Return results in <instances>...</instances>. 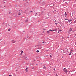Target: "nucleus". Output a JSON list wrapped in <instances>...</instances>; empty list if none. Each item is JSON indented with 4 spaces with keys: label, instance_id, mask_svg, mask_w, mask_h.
<instances>
[{
    "label": "nucleus",
    "instance_id": "nucleus-15",
    "mask_svg": "<svg viewBox=\"0 0 76 76\" xmlns=\"http://www.w3.org/2000/svg\"><path fill=\"white\" fill-rule=\"evenodd\" d=\"M72 54V52H70V53L69 54V55H71Z\"/></svg>",
    "mask_w": 76,
    "mask_h": 76
},
{
    "label": "nucleus",
    "instance_id": "nucleus-60",
    "mask_svg": "<svg viewBox=\"0 0 76 76\" xmlns=\"http://www.w3.org/2000/svg\"><path fill=\"white\" fill-rule=\"evenodd\" d=\"M75 1H76V0H75Z\"/></svg>",
    "mask_w": 76,
    "mask_h": 76
},
{
    "label": "nucleus",
    "instance_id": "nucleus-29",
    "mask_svg": "<svg viewBox=\"0 0 76 76\" xmlns=\"http://www.w3.org/2000/svg\"><path fill=\"white\" fill-rule=\"evenodd\" d=\"M43 30L44 31H45V30H46V29H43Z\"/></svg>",
    "mask_w": 76,
    "mask_h": 76
},
{
    "label": "nucleus",
    "instance_id": "nucleus-49",
    "mask_svg": "<svg viewBox=\"0 0 76 76\" xmlns=\"http://www.w3.org/2000/svg\"><path fill=\"white\" fill-rule=\"evenodd\" d=\"M1 40V39H0V41Z\"/></svg>",
    "mask_w": 76,
    "mask_h": 76
},
{
    "label": "nucleus",
    "instance_id": "nucleus-56",
    "mask_svg": "<svg viewBox=\"0 0 76 76\" xmlns=\"http://www.w3.org/2000/svg\"><path fill=\"white\" fill-rule=\"evenodd\" d=\"M37 46H36L35 47H37Z\"/></svg>",
    "mask_w": 76,
    "mask_h": 76
},
{
    "label": "nucleus",
    "instance_id": "nucleus-27",
    "mask_svg": "<svg viewBox=\"0 0 76 76\" xmlns=\"http://www.w3.org/2000/svg\"><path fill=\"white\" fill-rule=\"evenodd\" d=\"M71 51L73 52V50H71Z\"/></svg>",
    "mask_w": 76,
    "mask_h": 76
},
{
    "label": "nucleus",
    "instance_id": "nucleus-55",
    "mask_svg": "<svg viewBox=\"0 0 76 76\" xmlns=\"http://www.w3.org/2000/svg\"><path fill=\"white\" fill-rule=\"evenodd\" d=\"M43 33H44V31H43Z\"/></svg>",
    "mask_w": 76,
    "mask_h": 76
},
{
    "label": "nucleus",
    "instance_id": "nucleus-57",
    "mask_svg": "<svg viewBox=\"0 0 76 76\" xmlns=\"http://www.w3.org/2000/svg\"><path fill=\"white\" fill-rule=\"evenodd\" d=\"M36 66H38V64H36Z\"/></svg>",
    "mask_w": 76,
    "mask_h": 76
},
{
    "label": "nucleus",
    "instance_id": "nucleus-11",
    "mask_svg": "<svg viewBox=\"0 0 76 76\" xmlns=\"http://www.w3.org/2000/svg\"><path fill=\"white\" fill-rule=\"evenodd\" d=\"M25 71H26V72H28V70H27V69H25Z\"/></svg>",
    "mask_w": 76,
    "mask_h": 76
},
{
    "label": "nucleus",
    "instance_id": "nucleus-62",
    "mask_svg": "<svg viewBox=\"0 0 76 76\" xmlns=\"http://www.w3.org/2000/svg\"><path fill=\"white\" fill-rule=\"evenodd\" d=\"M16 71H18V70H16Z\"/></svg>",
    "mask_w": 76,
    "mask_h": 76
},
{
    "label": "nucleus",
    "instance_id": "nucleus-26",
    "mask_svg": "<svg viewBox=\"0 0 76 76\" xmlns=\"http://www.w3.org/2000/svg\"><path fill=\"white\" fill-rule=\"evenodd\" d=\"M65 20H68L67 19H65Z\"/></svg>",
    "mask_w": 76,
    "mask_h": 76
},
{
    "label": "nucleus",
    "instance_id": "nucleus-7",
    "mask_svg": "<svg viewBox=\"0 0 76 76\" xmlns=\"http://www.w3.org/2000/svg\"><path fill=\"white\" fill-rule=\"evenodd\" d=\"M66 12L65 13V17H66V16H67V14H66Z\"/></svg>",
    "mask_w": 76,
    "mask_h": 76
},
{
    "label": "nucleus",
    "instance_id": "nucleus-44",
    "mask_svg": "<svg viewBox=\"0 0 76 76\" xmlns=\"http://www.w3.org/2000/svg\"><path fill=\"white\" fill-rule=\"evenodd\" d=\"M59 33V31H58V34Z\"/></svg>",
    "mask_w": 76,
    "mask_h": 76
},
{
    "label": "nucleus",
    "instance_id": "nucleus-2",
    "mask_svg": "<svg viewBox=\"0 0 76 76\" xmlns=\"http://www.w3.org/2000/svg\"><path fill=\"white\" fill-rule=\"evenodd\" d=\"M73 28H70V29L69 30V32L70 33L71 32V31L72 32H73Z\"/></svg>",
    "mask_w": 76,
    "mask_h": 76
},
{
    "label": "nucleus",
    "instance_id": "nucleus-43",
    "mask_svg": "<svg viewBox=\"0 0 76 76\" xmlns=\"http://www.w3.org/2000/svg\"><path fill=\"white\" fill-rule=\"evenodd\" d=\"M44 43H45H45H46V42H44Z\"/></svg>",
    "mask_w": 76,
    "mask_h": 76
},
{
    "label": "nucleus",
    "instance_id": "nucleus-52",
    "mask_svg": "<svg viewBox=\"0 0 76 76\" xmlns=\"http://www.w3.org/2000/svg\"><path fill=\"white\" fill-rule=\"evenodd\" d=\"M4 7H6V6H4Z\"/></svg>",
    "mask_w": 76,
    "mask_h": 76
},
{
    "label": "nucleus",
    "instance_id": "nucleus-51",
    "mask_svg": "<svg viewBox=\"0 0 76 76\" xmlns=\"http://www.w3.org/2000/svg\"><path fill=\"white\" fill-rule=\"evenodd\" d=\"M68 53L69 54V52H68Z\"/></svg>",
    "mask_w": 76,
    "mask_h": 76
},
{
    "label": "nucleus",
    "instance_id": "nucleus-38",
    "mask_svg": "<svg viewBox=\"0 0 76 76\" xmlns=\"http://www.w3.org/2000/svg\"><path fill=\"white\" fill-rule=\"evenodd\" d=\"M67 38H69V36L68 37H67Z\"/></svg>",
    "mask_w": 76,
    "mask_h": 76
},
{
    "label": "nucleus",
    "instance_id": "nucleus-53",
    "mask_svg": "<svg viewBox=\"0 0 76 76\" xmlns=\"http://www.w3.org/2000/svg\"><path fill=\"white\" fill-rule=\"evenodd\" d=\"M34 61H35V59H34Z\"/></svg>",
    "mask_w": 76,
    "mask_h": 76
},
{
    "label": "nucleus",
    "instance_id": "nucleus-64",
    "mask_svg": "<svg viewBox=\"0 0 76 76\" xmlns=\"http://www.w3.org/2000/svg\"><path fill=\"white\" fill-rule=\"evenodd\" d=\"M27 19H28V18H27Z\"/></svg>",
    "mask_w": 76,
    "mask_h": 76
},
{
    "label": "nucleus",
    "instance_id": "nucleus-37",
    "mask_svg": "<svg viewBox=\"0 0 76 76\" xmlns=\"http://www.w3.org/2000/svg\"><path fill=\"white\" fill-rule=\"evenodd\" d=\"M72 55H73V53H72Z\"/></svg>",
    "mask_w": 76,
    "mask_h": 76
},
{
    "label": "nucleus",
    "instance_id": "nucleus-21",
    "mask_svg": "<svg viewBox=\"0 0 76 76\" xmlns=\"http://www.w3.org/2000/svg\"><path fill=\"white\" fill-rule=\"evenodd\" d=\"M61 31H62V30H59V32H61Z\"/></svg>",
    "mask_w": 76,
    "mask_h": 76
},
{
    "label": "nucleus",
    "instance_id": "nucleus-22",
    "mask_svg": "<svg viewBox=\"0 0 76 76\" xmlns=\"http://www.w3.org/2000/svg\"><path fill=\"white\" fill-rule=\"evenodd\" d=\"M55 25H57V23H55Z\"/></svg>",
    "mask_w": 76,
    "mask_h": 76
},
{
    "label": "nucleus",
    "instance_id": "nucleus-41",
    "mask_svg": "<svg viewBox=\"0 0 76 76\" xmlns=\"http://www.w3.org/2000/svg\"><path fill=\"white\" fill-rule=\"evenodd\" d=\"M37 46H38V47H39V45H37Z\"/></svg>",
    "mask_w": 76,
    "mask_h": 76
},
{
    "label": "nucleus",
    "instance_id": "nucleus-4",
    "mask_svg": "<svg viewBox=\"0 0 76 76\" xmlns=\"http://www.w3.org/2000/svg\"><path fill=\"white\" fill-rule=\"evenodd\" d=\"M71 21H72V20L70 19L69 20H68V22H69V23H70V22Z\"/></svg>",
    "mask_w": 76,
    "mask_h": 76
},
{
    "label": "nucleus",
    "instance_id": "nucleus-42",
    "mask_svg": "<svg viewBox=\"0 0 76 76\" xmlns=\"http://www.w3.org/2000/svg\"><path fill=\"white\" fill-rule=\"evenodd\" d=\"M19 12H20V10H19Z\"/></svg>",
    "mask_w": 76,
    "mask_h": 76
},
{
    "label": "nucleus",
    "instance_id": "nucleus-31",
    "mask_svg": "<svg viewBox=\"0 0 76 76\" xmlns=\"http://www.w3.org/2000/svg\"><path fill=\"white\" fill-rule=\"evenodd\" d=\"M54 39H51V40H52V41H53V40H54Z\"/></svg>",
    "mask_w": 76,
    "mask_h": 76
},
{
    "label": "nucleus",
    "instance_id": "nucleus-14",
    "mask_svg": "<svg viewBox=\"0 0 76 76\" xmlns=\"http://www.w3.org/2000/svg\"><path fill=\"white\" fill-rule=\"evenodd\" d=\"M49 31H51L52 32L53 31V30H52L50 29L49 30Z\"/></svg>",
    "mask_w": 76,
    "mask_h": 76
},
{
    "label": "nucleus",
    "instance_id": "nucleus-39",
    "mask_svg": "<svg viewBox=\"0 0 76 76\" xmlns=\"http://www.w3.org/2000/svg\"><path fill=\"white\" fill-rule=\"evenodd\" d=\"M42 44H44V42H42Z\"/></svg>",
    "mask_w": 76,
    "mask_h": 76
},
{
    "label": "nucleus",
    "instance_id": "nucleus-9",
    "mask_svg": "<svg viewBox=\"0 0 76 76\" xmlns=\"http://www.w3.org/2000/svg\"><path fill=\"white\" fill-rule=\"evenodd\" d=\"M44 13V11H42V12L41 13H42V14H43V13Z\"/></svg>",
    "mask_w": 76,
    "mask_h": 76
},
{
    "label": "nucleus",
    "instance_id": "nucleus-18",
    "mask_svg": "<svg viewBox=\"0 0 76 76\" xmlns=\"http://www.w3.org/2000/svg\"><path fill=\"white\" fill-rule=\"evenodd\" d=\"M69 51V50L68 49H67L66 50V52H68Z\"/></svg>",
    "mask_w": 76,
    "mask_h": 76
},
{
    "label": "nucleus",
    "instance_id": "nucleus-59",
    "mask_svg": "<svg viewBox=\"0 0 76 76\" xmlns=\"http://www.w3.org/2000/svg\"><path fill=\"white\" fill-rule=\"evenodd\" d=\"M75 19H76V18H75Z\"/></svg>",
    "mask_w": 76,
    "mask_h": 76
},
{
    "label": "nucleus",
    "instance_id": "nucleus-19",
    "mask_svg": "<svg viewBox=\"0 0 76 76\" xmlns=\"http://www.w3.org/2000/svg\"><path fill=\"white\" fill-rule=\"evenodd\" d=\"M21 53H23V51L21 50Z\"/></svg>",
    "mask_w": 76,
    "mask_h": 76
},
{
    "label": "nucleus",
    "instance_id": "nucleus-35",
    "mask_svg": "<svg viewBox=\"0 0 76 76\" xmlns=\"http://www.w3.org/2000/svg\"><path fill=\"white\" fill-rule=\"evenodd\" d=\"M56 76H58V75H57V74H56Z\"/></svg>",
    "mask_w": 76,
    "mask_h": 76
},
{
    "label": "nucleus",
    "instance_id": "nucleus-47",
    "mask_svg": "<svg viewBox=\"0 0 76 76\" xmlns=\"http://www.w3.org/2000/svg\"><path fill=\"white\" fill-rule=\"evenodd\" d=\"M32 12V11H31L30 12L31 13V12Z\"/></svg>",
    "mask_w": 76,
    "mask_h": 76
},
{
    "label": "nucleus",
    "instance_id": "nucleus-58",
    "mask_svg": "<svg viewBox=\"0 0 76 76\" xmlns=\"http://www.w3.org/2000/svg\"><path fill=\"white\" fill-rule=\"evenodd\" d=\"M12 43H15V42H14Z\"/></svg>",
    "mask_w": 76,
    "mask_h": 76
},
{
    "label": "nucleus",
    "instance_id": "nucleus-24",
    "mask_svg": "<svg viewBox=\"0 0 76 76\" xmlns=\"http://www.w3.org/2000/svg\"><path fill=\"white\" fill-rule=\"evenodd\" d=\"M43 68H44L45 69H46V67H44Z\"/></svg>",
    "mask_w": 76,
    "mask_h": 76
},
{
    "label": "nucleus",
    "instance_id": "nucleus-46",
    "mask_svg": "<svg viewBox=\"0 0 76 76\" xmlns=\"http://www.w3.org/2000/svg\"><path fill=\"white\" fill-rule=\"evenodd\" d=\"M66 54H68V53H66Z\"/></svg>",
    "mask_w": 76,
    "mask_h": 76
},
{
    "label": "nucleus",
    "instance_id": "nucleus-28",
    "mask_svg": "<svg viewBox=\"0 0 76 76\" xmlns=\"http://www.w3.org/2000/svg\"><path fill=\"white\" fill-rule=\"evenodd\" d=\"M63 2L64 3V1H64V0H63Z\"/></svg>",
    "mask_w": 76,
    "mask_h": 76
},
{
    "label": "nucleus",
    "instance_id": "nucleus-12",
    "mask_svg": "<svg viewBox=\"0 0 76 76\" xmlns=\"http://www.w3.org/2000/svg\"><path fill=\"white\" fill-rule=\"evenodd\" d=\"M47 33L48 34H49V33H50V30L48 31V32H47Z\"/></svg>",
    "mask_w": 76,
    "mask_h": 76
},
{
    "label": "nucleus",
    "instance_id": "nucleus-8",
    "mask_svg": "<svg viewBox=\"0 0 76 76\" xmlns=\"http://www.w3.org/2000/svg\"><path fill=\"white\" fill-rule=\"evenodd\" d=\"M18 15H21V13H20V12L18 14Z\"/></svg>",
    "mask_w": 76,
    "mask_h": 76
},
{
    "label": "nucleus",
    "instance_id": "nucleus-1",
    "mask_svg": "<svg viewBox=\"0 0 76 76\" xmlns=\"http://www.w3.org/2000/svg\"><path fill=\"white\" fill-rule=\"evenodd\" d=\"M63 71H64V73H67L68 72L67 70L66 69V68L63 69Z\"/></svg>",
    "mask_w": 76,
    "mask_h": 76
},
{
    "label": "nucleus",
    "instance_id": "nucleus-48",
    "mask_svg": "<svg viewBox=\"0 0 76 76\" xmlns=\"http://www.w3.org/2000/svg\"><path fill=\"white\" fill-rule=\"evenodd\" d=\"M69 41H70V39H68Z\"/></svg>",
    "mask_w": 76,
    "mask_h": 76
},
{
    "label": "nucleus",
    "instance_id": "nucleus-61",
    "mask_svg": "<svg viewBox=\"0 0 76 76\" xmlns=\"http://www.w3.org/2000/svg\"><path fill=\"white\" fill-rule=\"evenodd\" d=\"M4 3H5V2H4Z\"/></svg>",
    "mask_w": 76,
    "mask_h": 76
},
{
    "label": "nucleus",
    "instance_id": "nucleus-34",
    "mask_svg": "<svg viewBox=\"0 0 76 76\" xmlns=\"http://www.w3.org/2000/svg\"><path fill=\"white\" fill-rule=\"evenodd\" d=\"M75 36H76V33H75Z\"/></svg>",
    "mask_w": 76,
    "mask_h": 76
},
{
    "label": "nucleus",
    "instance_id": "nucleus-5",
    "mask_svg": "<svg viewBox=\"0 0 76 76\" xmlns=\"http://www.w3.org/2000/svg\"><path fill=\"white\" fill-rule=\"evenodd\" d=\"M57 31V28H56V29H55L54 30H53V31Z\"/></svg>",
    "mask_w": 76,
    "mask_h": 76
},
{
    "label": "nucleus",
    "instance_id": "nucleus-32",
    "mask_svg": "<svg viewBox=\"0 0 76 76\" xmlns=\"http://www.w3.org/2000/svg\"><path fill=\"white\" fill-rule=\"evenodd\" d=\"M10 13H11L10 12L9 13V14H10Z\"/></svg>",
    "mask_w": 76,
    "mask_h": 76
},
{
    "label": "nucleus",
    "instance_id": "nucleus-40",
    "mask_svg": "<svg viewBox=\"0 0 76 76\" xmlns=\"http://www.w3.org/2000/svg\"><path fill=\"white\" fill-rule=\"evenodd\" d=\"M53 70H55V68H54Z\"/></svg>",
    "mask_w": 76,
    "mask_h": 76
},
{
    "label": "nucleus",
    "instance_id": "nucleus-63",
    "mask_svg": "<svg viewBox=\"0 0 76 76\" xmlns=\"http://www.w3.org/2000/svg\"><path fill=\"white\" fill-rule=\"evenodd\" d=\"M21 12L22 11V10H21Z\"/></svg>",
    "mask_w": 76,
    "mask_h": 76
},
{
    "label": "nucleus",
    "instance_id": "nucleus-13",
    "mask_svg": "<svg viewBox=\"0 0 76 76\" xmlns=\"http://www.w3.org/2000/svg\"><path fill=\"white\" fill-rule=\"evenodd\" d=\"M42 48V47H41V48H37V49H39V50H40V49H41V48Z\"/></svg>",
    "mask_w": 76,
    "mask_h": 76
},
{
    "label": "nucleus",
    "instance_id": "nucleus-36",
    "mask_svg": "<svg viewBox=\"0 0 76 76\" xmlns=\"http://www.w3.org/2000/svg\"><path fill=\"white\" fill-rule=\"evenodd\" d=\"M22 53H21L20 55H22Z\"/></svg>",
    "mask_w": 76,
    "mask_h": 76
},
{
    "label": "nucleus",
    "instance_id": "nucleus-23",
    "mask_svg": "<svg viewBox=\"0 0 76 76\" xmlns=\"http://www.w3.org/2000/svg\"><path fill=\"white\" fill-rule=\"evenodd\" d=\"M28 58L26 57V58H25V59H26V60H27V59H26V58Z\"/></svg>",
    "mask_w": 76,
    "mask_h": 76
},
{
    "label": "nucleus",
    "instance_id": "nucleus-17",
    "mask_svg": "<svg viewBox=\"0 0 76 76\" xmlns=\"http://www.w3.org/2000/svg\"><path fill=\"white\" fill-rule=\"evenodd\" d=\"M36 52H37V53H39V50H37Z\"/></svg>",
    "mask_w": 76,
    "mask_h": 76
},
{
    "label": "nucleus",
    "instance_id": "nucleus-30",
    "mask_svg": "<svg viewBox=\"0 0 76 76\" xmlns=\"http://www.w3.org/2000/svg\"><path fill=\"white\" fill-rule=\"evenodd\" d=\"M26 69L27 70V69H28V68H26Z\"/></svg>",
    "mask_w": 76,
    "mask_h": 76
},
{
    "label": "nucleus",
    "instance_id": "nucleus-10",
    "mask_svg": "<svg viewBox=\"0 0 76 76\" xmlns=\"http://www.w3.org/2000/svg\"><path fill=\"white\" fill-rule=\"evenodd\" d=\"M10 30H11V29L10 28L8 29V31H10Z\"/></svg>",
    "mask_w": 76,
    "mask_h": 76
},
{
    "label": "nucleus",
    "instance_id": "nucleus-45",
    "mask_svg": "<svg viewBox=\"0 0 76 76\" xmlns=\"http://www.w3.org/2000/svg\"><path fill=\"white\" fill-rule=\"evenodd\" d=\"M72 32H74V33H75V32L74 31H72Z\"/></svg>",
    "mask_w": 76,
    "mask_h": 76
},
{
    "label": "nucleus",
    "instance_id": "nucleus-20",
    "mask_svg": "<svg viewBox=\"0 0 76 76\" xmlns=\"http://www.w3.org/2000/svg\"><path fill=\"white\" fill-rule=\"evenodd\" d=\"M50 57H52V56L51 55H50Z\"/></svg>",
    "mask_w": 76,
    "mask_h": 76
},
{
    "label": "nucleus",
    "instance_id": "nucleus-3",
    "mask_svg": "<svg viewBox=\"0 0 76 76\" xmlns=\"http://www.w3.org/2000/svg\"><path fill=\"white\" fill-rule=\"evenodd\" d=\"M28 20H26L25 22V23H26L28 22Z\"/></svg>",
    "mask_w": 76,
    "mask_h": 76
},
{
    "label": "nucleus",
    "instance_id": "nucleus-54",
    "mask_svg": "<svg viewBox=\"0 0 76 76\" xmlns=\"http://www.w3.org/2000/svg\"><path fill=\"white\" fill-rule=\"evenodd\" d=\"M36 15H37V13H36Z\"/></svg>",
    "mask_w": 76,
    "mask_h": 76
},
{
    "label": "nucleus",
    "instance_id": "nucleus-16",
    "mask_svg": "<svg viewBox=\"0 0 76 76\" xmlns=\"http://www.w3.org/2000/svg\"><path fill=\"white\" fill-rule=\"evenodd\" d=\"M63 53H66V52H65V51L64 52V50H63Z\"/></svg>",
    "mask_w": 76,
    "mask_h": 76
},
{
    "label": "nucleus",
    "instance_id": "nucleus-50",
    "mask_svg": "<svg viewBox=\"0 0 76 76\" xmlns=\"http://www.w3.org/2000/svg\"><path fill=\"white\" fill-rule=\"evenodd\" d=\"M36 58H38V57Z\"/></svg>",
    "mask_w": 76,
    "mask_h": 76
},
{
    "label": "nucleus",
    "instance_id": "nucleus-33",
    "mask_svg": "<svg viewBox=\"0 0 76 76\" xmlns=\"http://www.w3.org/2000/svg\"><path fill=\"white\" fill-rule=\"evenodd\" d=\"M75 45H76V42H75Z\"/></svg>",
    "mask_w": 76,
    "mask_h": 76
},
{
    "label": "nucleus",
    "instance_id": "nucleus-6",
    "mask_svg": "<svg viewBox=\"0 0 76 76\" xmlns=\"http://www.w3.org/2000/svg\"><path fill=\"white\" fill-rule=\"evenodd\" d=\"M23 58H25V55H24L22 57Z\"/></svg>",
    "mask_w": 76,
    "mask_h": 76
},
{
    "label": "nucleus",
    "instance_id": "nucleus-25",
    "mask_svg": "<svg viewBox=\"0 0 76 76\" xmlns=\"http://www.w3.org/2000/svg\"><path fill=\"white\" fill-rule=\"evenodd\" d=\"M6 1V0H3V1Z\"/></svg>",
    "mask_w": 76,
    "mask_h": 76
}]
</instances>
